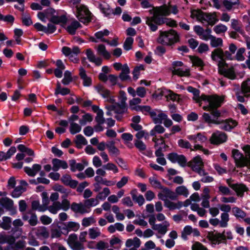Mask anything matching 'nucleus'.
Here are the masks:
<instances>
[{"instance_id": "72a5a7b5", "label": "nucleus", "mask_w": 250, "mask_h": 250, "mask_svg": "<svg viewBox=\"0 0 250 250\" xmlns=\"http://www.w3.org/2000/svg\"><path fill=\"white\" fill-rule=\"evenodd\" d=\"M65 228L63 229H66L67 233L69 231H77L80 228V225L79 223L73 221H69L64 224Z\"/></svg>"}, {"instance_id": "2f4dec72", "label": "nucleus", "mask_w": 250, "mask_h": 250, "mask_svg": "<svg viewBox=\"0 0 250 250\" xmlns=\"http://www.w3.org/2000/svg\"><path fill=\"white\" fill-rule=\"evenodd\" d=\"M61 181L64 185L69 186L73 188H75L78 184V182L72 180L71 176L68 174L63 175L61 178Z\"/></svg>"}, {"instance_id": "f03ea898", "label": "nucleus", "mask_w": 250, "mask_h": 250, "mask_svg": "<svg viewBox=\"0 0 250 250\" xmlns=\"http://www.w3.org/2000/svg\"><path fill=\"white\" fill-rule=\"evenodd\" d=\"M203 102L208 104V105L203 106L204 110L209 111L212 116L213 111L218 110L217 108L220 107L223 103L224 97L217 95H206L202 97Z\"/></svg>"}, {"instance_id": "7c9ffc66", "label": "nucleus", "mask_w": 250, "mask_h": 250, "mask_svg": "<svg viewBox=\"0 0 250 250\" xmlns=\"http://www.w3.org/2000/svg\"><path fill=\"white\" fill-rule=\"evenodd\" d=\"M86 55L88 60L94 63L96 65H101L102 60L99 57H96L92 51L90 49H88L86 51Z\"/></svg>"}, {"instance_id": "864d4df0", "label": "nucleus", "mask_w": 250, "mask_h": 250, "mask_svg": "<svg viewBox=\"0 0 250 250\" xmlns=\"http://www.w3.org/2000/svg\"><path fill=\"white\" fill-rule=\"evenodd\" d=\"M231 187L239 196H242L243 193L247 190L246 187L242 184H234Z\"/></svg>"}, {"instance_id": "0e129e2a", "label": "nucleus", "mask_w": 250, "mask_h": 250, "mask_svg": "<svg viewBox=\"0 0 250 250\" xmlns=\"http://www.w3.org/2000/svg\"><path fill=\"white\" fill-rule=\"evenodd\" d=\"M75 142L77 146L79 148H81L82 146H85L87 144V141L85 138L81 134L78 135L76 136Z\"/></svg>"}, {"instance_id": "cd10ccee", "label": "nucleus", "mask_w": 250, "mask_h": 250, "mask_svg": "<svg viewBox=\"0 0 250 250\" xmlns=\"http://www.w3.org/2000/svg\"><path fill=\"white\" fill-rule=\"evenodd\" d=\"M172 73L173 75L179 77H188L190 75V70L187 67H175L172 68Z\"/></svg>"}, {"instance_id": "603ef678", "label": "nucleus", "mask_w": 250, "mask_h": 250, "mask_svg": "<svg viewBox=\"0 0 250 250\" xmlns=\"http://www.w3.org/2000/svg\"><path fill=\"white\" fill-rule=\"evenodd\" d=\"M241 89L246 96H250V79H248L242 83Z\"/></svg>"}, {"instance_id": "e433bc0d", "label": "nucleus", "mask_w": 250, "mask_h": 250, "mask_svg": "<svg viewBox=\"0 0 250 250\" xmlns=\"http://www.w3.org/2000/svg\"><path fill=\"white\" fill-rule=\"evenodd\" d=\"M0 206L7 209L10 210L13 208V201L7 197H2L0 199Z\"/></svg>"}, {"instance_id": "f3484780", "label": "nucleus", "mask_w": 250, "mask_h": 250, "mask_svg": "<svg viewBox=\"0 0 250 250\" xmlns=\"http://www.w3.org/2000/svg\"><path fill=\"white\" fill-rule=\"evenodd\" d=\"M168 159L172 163H178L180 166H186L187 160L183 155H178L175 153H172L168 155Z\"/></svg>"}, {"instance_id": "0eeeda50", "label": "nucleus", "mask_w": 250, "mask_h": 250, "mask_svg": "<svg viewBox=\"0 0 250 250\" xmlns=\"http://www.w3.org/2000/svg\"><path fill=\"white\" fill-rule=\"evenodd\" d=\"M146 23L148 25L151 31L154 32L158 29V26L165 23V19L163 17H157L153 15L151 17L145 18Z\"/></svg>"}, {"instance_id": "49530a36", "label": "nucleus", "mask_w": 250, "mask_h": 250, "mask_svg": "<svg viewBox=\"0 0 250 250\" xmlns=\"http://www.w3.org/2000/svg\"><path fill=\"white\" fill-rule=\"evenodd\" d=\"M97 91L104 98H107L110 95V92L103 85L98 84L95 87Z\"/></svg>"}, {"instance_id": "bf43d9fd", "label": "nucleus", "mask_w": 250, "mask_h": 250, "mask_svg": "<svg viewBox=\"0 0 250 250\" xmlns=\"http://www.w3.org/2000/svg\"><path fill=\"white\" fill-rule=\"evenodd\" d=\"M175 193L178 195H182L185 197H187L189 195V192L188 188L184 186H179L175 189Z\"/></svg>"}, {"instance_id": "5fc2aeb1", "label": "nucleus", "mask_w": 250, "mask_h": 250, "mask_svg": "<svg viewBox=\"0 0 250 250\" xmlns=\"http://www.w3.org/2000/svg\"><path fill=\"white\" fill-rule=\"evenodd\" d=\"M210 44L212 47H217L223 45V40L220 38L212 36L210 39Z\"/></svg>"}, {"instance_id": "f8f14e48", "label": "nucleus", "mask_w": 250, "mask_h": 250, "mask_svg": "<svg viewBox=\"0 0 250 250\" xmlns=\"http://www.w3.org/2000/svg\"><path fill=\"white\" fill-rule=\"evenodd\" d=\"M150 14L157 17L167 16L170 14V8L167 5H164L159 7H153L149 11Z\"/></svg>"}, {"instance_id": "dca6fc26", "label": "nucleus", "mask_w": 250, "mask_h": 250, "mask_svg": "<svg viewBox=\"0 0 250 250\" xmlns=\"http://www.w3.org/2000/svg\"><path fill=\"white\" fill-rule=\"evenodd\" d=\"M193 234L194 236H198L200 235V232L197 229H193L190 226H186L181 232V237L183 239L187 240L188 239V236Z\"/></svg>"}, {"instance_id": "a211bd4d", "label": "nucleus", "mask_w": 250, "mask_h": 250, "mask_svg": "<svg viewBox=\"0 0 250 250\" xmlns=\"http://www.w3.org/2000/svg\"><path fill=\"white\" fill-rule=\"evenodd\" d=\"M71 209L73 212L77 214H84L88 213V211L87 210L84 203H72L71 204Z\"/></svg>"}, {"instance_id": "412c9836", "label": "nucleus", "mask_w": 250, "mask_h": 250, "mask_svg": "<svg viewBox=\"0 0 250 250\" xmlns=\"http://www.w3.org/2000/svg\"><path fill=\"white\" fill-rule=\"evenodd\" d=\"M15 237L11 235H7L5 232H0V245L7 244L13 245L15 242Z\"/></svg>"}, {"instance_id": "a878e982", "label": "nucleus", "mask_w": 250, "mask_h": 250, "mask_svg": "<svg viewBox=\"0 0 250 250\" xmlns=\"http://www.w3.org/2000/svg\"><path fill=\"white\" fill-rule=\"evenodd\" d=\"M169 226V223L167 221H165L163 224H156L153 227H152V229L153 230L157 231L158 233L164 235L167 233V228Z\"/></svg>"}, {"instance_id": "13d9d810", "label": "nucleus", "mask_w": 250, "mask_h": 250, "mask_svg": "<svg viewBox=\"0 0 250 250\" xmlns=\"http://www.w3.org/2000/svg\"><path fill=\"white\" fill-rule=\"evenodd\" d=\"M106 147L108 149L109 153L111 154L118 155L120 154L119 150L115 146V142H110L106 144Z\"/></svg>"}, {"instance_id": "58836bf2", "label": "nucleus", "mask_w": 250, "mask_h": 250, "mask_svg": "<svg viewBox=\"0 0 250 250\" xmlns=\"http://www.w3.org/2000/svg\"><path fill=\"white\" fill-rule=\"evenodd\" d=\"M88 233L91 239H95L102 234L101 229L98 227H92L88 229Z\"/></svg>"}, {"instance_id": "393cba45", "label": "nucleus", "mask_w": 250, "mask_h": 250, "mask_svg": "<svg viewBox=\"0 0 250 250\" xmlns=\"http://www.w3.org/2000/svg\"><path fill=\"white\" fill-rule=\"evenodd\" d=\"M36 236L39 239H47L49 236L47 229L44 226H40L34 229Z\"/></svg>"}, {"instance_id": "6ab92c4d", "label": "nucleus", "mask_w": 250, "mask_h": 250, "mask_svg": "<svg viewBox=\"0 0 250 250\" xmlns=\"http://www.w3.org/2000/svg\"><path fill=\"white\" fill-rule=\"evenodd\" d=\"M211 58L213 61L217 62L218 67L219 62H225V60H224V52L220 48L214 49L211 52Z\"/></svg>"}, {"instance_id": "1a4fd4ad", "label": "nucleus", "mask_w": 250, "mask_h": 250, "mask_svg": "<svg viewBox=\"0 0 250 250\" xmlns=\"http://www.w3.org/2000/svg\"><path fill=\"white\" fill-rule=\"evenodd\" d=\"M218 71L224 76L233 80L236 76L233 67L228 68L226 62H221L219 63Z\"/></svg>"}, {"instance_id": "aec40b11", "label": "nucleus", "mask_w": 250, "mask_h": 250, "mask_svg": "<svg viewBox=\"0 0 250 250\" xmlns=\"http://www.w3.org/2000/svg\"><path fill=\"white\" fill-rule=\"evenodd\" d=\"M187 90L189 92L192 93L193 94V100H194L196 103H198L201 106L202 104V102H203L202 97L203 96H205V95L202 94L200 96L199 90L191 86H189L187 87Z\"/></svg>"}, {"instance_id": "6e6552de", "label": "nucleus", "mask_w": 250, "mask_h": 250, "mask_svg": "<svg viewBox=\"0 0 250 250\" xmlns=\"http://www.w3.org/2000/svg\"><path fill=\"white\" fill-rule=\"evenodd\" d=\"M189 166L195 172L200 175L205 174L204 169V163L199 156H197L193 158L189 163Z\"/></svg>"}, {"instance_id": "9d476101", "label": "nucleus", "mask_w": 250, "mask_h": 250, "mask_svg": "<svg viewBox=\"0 0 250 250\" xmlns=\"http://www.w3.org/2000/svg\"><path fill=\"white\" fill-rule=\"evenodd\" d=\"M67 242L72 250H83L84 249L83 243L78 240L77 235L75 233L69 235Z\"/></svg>"}, {"instance_id": "4c0bfd02", "label": "nucleus", "mask_w": 250, "mask_h": 250, "mask_svg": "<svg viewBox=\"0 0 250 250\" xmlns=\"http://www.w3.org/2000/svg\"><path fill=\"white\" fill-rule=\"evenodd\" d=\"M81 27V24L78 21L74 20L67 26L66 29L70 34L74 35L76 30Z\"/></svg>"}, {"instance_id": "e2e57ef3", "label": "nucleus", "mask_w": 250, "mask_h": 250, "mask_svg": "<svg viewBox=\"0 0 250 250\" xmlns=\"http://www.w3.org/2000/svg\"><path fill=\"white\" fill-rule=\"evenodd\" d=\"M18 149L21 152L25 153V154L30 156H34V151L28 147H26L24 145L21 144L18 146Z\"/></svg>"}, {"instance_id": "4d7b16f0", "label": "nucleus", "mask_w": 250, "mask_h": 250, "mask_svg": "<svg viewBox=\"0 0 250 250\" xmlns=\"http://www.w3.org/2000/svg\"><path fill=\"white\" fill-rule=\"evenodd\" d=\"M231 27L237 32L240 33L242 32V24L240 21H239L237 20L234 19H231Z\"/></svg>"}, {"instance_id": "3c124183", "label": "nucleus", "mask_w": 250, "mask_h": 250, "mask_svg": "<svg viewBox=\"0 0 250 250\" xmlns=\"http://www.w3.org/2000/svg\"><path fill=\"white\" fill-rule=\"evenodd\" d=\"M55 10L53 8H49L46 10L45 13L39 12L38 14V17L42 21L45 22V19L48 17L49 15H54Z\"/></svg>"}, {"instance_id": "423d86ee", "label": "nucleus", "mask_w": 250, "mask_h": 250, "mask_svg": "<svg viewBox=\"0 0 250 250\" xmlns=\"http://www.w3.org/2000/svg\"><path fill=\"white\" fill-rule=\"evenodd\" d=\"M75 15L82 22L87 23L90 20V13L88 8L83 5H77L76 7Z\"/></svg>"}, {"instance_id": "79ce46f5", "label": "nucleus", "mask_w": 250, "mask_h": 250, "mask_svg": "<svg viewBox=\"0 0 250 250\" xmlns=\"http://www.w3.org/2000/svg\"><path fill=\"white\" fill-rule=\"evenodd\" d=\"M83 203L87 210H88V213H89L91 211V208L97 206L99 204V202L98 199L96 197V198H92L86 200Z\"/></svg>"}, {"instance_id": "ddd939ff", "label": "nucleus", "mask_w": 250, "mask_h": 250, "mask_svg": "<svg viewBox=\"0 0 250 250\" xmlns=\"http://www.w3.org/2000/svg\"><path fill=\"white\" fill-rule=\"evenodd\" d=\"M227 136L226 133L220 131L214 132L210 138V143L213 145H219L226 142Z\"/></svg>"}, {"instance_id": "7ed1b4c3", "label": "nucleus", "mask_w": 250, "mask_h": 250, "mask_svg": "<svg viewBox=\"0 0 250 250\" xmlns=\"http://www.w3.org/2000/svg\"><path fill=\"white\" fill-rule=\"evenodd\" d=\"M179 41L178 34L173 29L167 31H160V35L157 39L159 43L165 45H171Z\"/></svg>"}, {"instance_id": "c03bdc74", "label": "nucleus", "mask_w": 250, "mask_h": 250, "mask_svg": "<svg viewBox=\"0 0 250 250\" xmlns=\"http://www.w3.org/2000/svg\"><path fill=\"white\" fill-rule=\"evenodd\" d=\"M165 206L169 210L179 209L182 208L181 201H178L175 203L168 200L166 201L165 202Z\"/></svg>"}, {"instance_id": "052dcab7", "label": "nucleus", "mask_w": 250, "mask_h": 250, "mask_svg": "<svg viewBox=\"0 0 250 250\" xmlns=\"http://www.w3.org/2000/svg\"><path fill=\"white\" fill-rule=\"evenodd\" d=\"M165 131V128L161 125H156L150 131V135L156 136L157 134H162Z\"/></svg>"}, {"instance_id": "bb28decb", "label": "nucleus", "mask_w": 250, "mask_h": 250, "mask_svg": "<svg viewBox=\"0 0 250 250\" xmlns=\"http://www.w3.org/2000/svg\"><path fill=\"white\" fill-rule=\"evenodd\" d=\"M41 165L36 164H34L31 167H24V170L28 175L34 177L41 170Z\"/></svg>"}, {"instance_id": "37998d69", "label": "nucleus", "mask_w": 250, "mask_h": 250, "mask_svg": "<svg viewBox=\"0 0 250 250\" xmlns=\"http://www.w3.org/2000/svg\"><path fill=\"white\" fill-rule=\"evenodd\" d=\"M99 8L102 12L106 16H109L112 13V9H111L109 5L105 2L100 3Z\"/></svg>"}, {"instance_id": "f704fd0d", "label": "nucleus", "mask_w": 250, "mask_h": 250, "mask_svg": "<svg viewBox=\"0 0 250 250\" xmlns=\"http://www.w3.org/2000/svg\"><path fill=\"white\" fill-rule=\"evenodd\" d=\"M141 245V241L137 237L133 238L128 239L125 242L126 248H139Z\"/></svg>"}, {"instance_id": "69168bd1", "label": "nucleus", "mask_w": 250, "mask_h": 250, "mask_svg": "<svg viewBox=\"0 0 250 250\" xmlns=\"http://www.w3.org/2000/svg\"><path fill=\"white\" fill-rule=\"evenodd\" d=\"M232 212L236 218H244L246 216V212L237 207L232 208Z\"/></svg>"}, {"instance_id": "4be33fe9", "label": "nucleus", "mask_w": 250, "mask_h": 250, "mask_svg": "<svg viewBox=\"0 0 250 250\" xmlns=\"http://www.w3.org/2000/svg\"><path fill=\"white\" fill-rule=\"evenodd\" d=\"M187 138L194 144H198V143H203L207 140V137L201 133L188 135Z\"/></svg>"}, {"instance_id": "338daca9", "label": "nucleus", "mask_w": 250, "mask_h": 250, "mask_svg": "<svg viewBox=\"0 0 250 250\" xmlns=\"http://www.w3.org/2000/svg\"><path fill=\"white\" fill-rule=\"evenodd\" d=\"M11 219L9 217H3L2 222L0 224V227L5 230H8L11 227Z\"/></svg>"}, {"instance_id": "c85d7f7f", "label": "nucleus", "mask_w": 250, "mask_h": 250, "mask_svg": "<svg viewBox=\"0 0 250 250\" xmlns=\"http://www.w3.org/2000/svg\"><path fill=\"white\" fill-rule=\"evenodd\" d=\"M79 75L83 81V85L84 86H89L91 85L92 80L91 78L87 75L85 70L82 67L79 68Z\"/></svg>"}, {"instance_id": "b1692460", "label": "nucleus", "mask_w": 250, "mask_h": 250, "mask_svg": "<svg viewBox=\"0 0 250 250\" xmlns=\"http://www.w3.org/2000/svg\"><path fill=\"white\" fill-rule=\"evenodd\" d=\"M70 170L75 172L77 170L82 171L84 168L85 166H87L88 164L86 161H83V163H77L75 160H70L69 161Z\"/></svg>"}, {"instance_id": "a18cd8bd", "label": "nucleus", "mask_w": 250, "mask_h": 250, "mask_svg": "<svg viewBox=\"0 0 250 250\" xmlns=\"http://www.w3.org/2000/svg\"><path fill=\"white\" fill-rule=\"evenodd\" d=\"M68 195H62V202H60V206H61V209L64 211L68 210L70 208H71V205L70 202L66 199Z\"/></svg>"}, {"instance_id": "de8ad7c7", "label": "nucleus", "mask_w": 250, "mask_h": 250, "mask_svg": "<svg viewBox=\"0 0 250 250\" xmlns=\"http://www.w3.org/2000/svg\"><path fill=\"white\" fill-rule=\"evenodd\" d=\"M130 71L127 64H125L122 67V72L119 77L122 81L127 80L129 78V74Z\"/></svg>"}, {"instance_id": "680f3d73", "label": "nucleus", "mask_w": 250, "mask_h": 250, "mask_svg": "<svg viewBox=\"0 0 250 250\" xmlns=\"http://www.w3.org/2000/svg\"><path fill=\"white\" fill-rule=\"evenodd\" d=\"M96 223L95 218L91 216L88 217H84L82 220V225L84 227H88Z\"/></svg>"}, {"instance_id": "f257e3e1", "label": "nucleus", "mask_w": 250, "mask_h": 250, "mask_svg": "<svg viewBox=\"0 0 250 250\" xmlns=\"http://www.w3.org/2000/svg\"><path fill=\"white\" fill-rule=\"evenodd\" d=\"M221 113L219 110L213 111L212 116L207 113H204L203 114V118L205 122L208 124L220 125V128L226 131L230 130L237 125V123L235 120H221L219 119Z\"/></svg>"}, {"instance_id": "774afa93", "label": "nucleus", "mask_w": 250, "mask_h": 250, "mask_svg": "<svg viewBox=\"0 0 250 250\" xmlns=\"http://www.w3.org/2000/svg\"><path fill=\"white\" fill-rule=\"evenodd\" d=\"M188 213L183 210L180 211L179 213L174 215L172 217L173 220L176 223H179L182 220H185Z\"/></svg>"}, {"instance_id": "6e6d98bb", "label": "nucleus", "mask_w": 250, "mask_h": 250, "mask_svg": "<svg viewBox=\"0 0 250 250\" xmlns=\"http://www.w3.org/2000/svg\"><path fill=\"white\" fill-rule=\"evenodd\" d=\"M61 209L60 206V202L57 201L53 203V204L47 207V209L51 213L53 214H57L59 210Z\"/></svg>"}, {"instance_id": "c9c22d12", "label": "nucleus", "mask_w": 250, "mask_h": 250, "mask_svg": "<svg viewBox=\"0 0 250 250\" xmlns=\"http://www.w3.org/2000/svg\"><path fill=\"white\" fill-rule=\"evenodd\" d=\"M32 209L34 210H38L40 212H44L47 209V204L41 205L38 200H35L31 203Z\"/></svg>"}, {"instance_id": "5701e85b", "label": "nucleus", "mask_w": 250, "mask_h": 250, "mask_svg": "<svg viewBox=\"0 0 250 250\" xmlns=\"http://www.w3.org/2000/svg\"><path fill=\"white\" fill-rule=\"evenodd\" d=\"M53 165L52 169L57 171L60 168L66 169L68 167V164L66 161L57 158L53 159L52 160Z\"/></svg>"}, {"instance_id": "09e8293b", "label": "nucleus", "mask_w": 250, "mask_h": 250, "mask_svg": "<svg viewBox=\"0 0 250 250\" xmlns=\"http://www.w3.org/2000/svg\"><path fill=\"white\" fill-rule=\"evenodd\" d=\"M210 239L216 243L219 244L222 241L226 240V235L223 233H212L210 236Z\"/></svg>"}, {"instance_id": "8fccbe9b", "label": "nucleus", "mask_w": 250, "mask_h": 250, "mask_svg": "<svg viewBox=\"0 0 250 250\" xmlns=\"http://www.w3.org/2000/svg\"><path fill=\"white\" fill-rule=\"evenodd\" d=\"M221 220H220V227L221 228H226L228 226V222L229 220V213L227 212H223L220 215Z\"/></svg>"}, {"instance_id": "473e14b6", "label": "nucleus", "mask_w": 250, "mask_h": 250, "mask_svg": "<svg viewBox=\"0 0 250 250\" xmlns=\"http://www.w3.org/2000/svg\"><path fill=\"white\" fill-rule=\"evenodd\" d=\"M51 15L52 16L50 19V21L54 24L64 25L67 21V18L64 15L60 16Z\"/></svg>"}, {"instance_id": "20e7f679", "label": "nucleus", "mask_w": 250, "mask_h": 250, "mask_svg": "<svg viewBox=\"0 0 250 250\" xmlns=\"http://www.w3.org/2000/svg\"><path fill=\"white\" fill-rule=\"evenodd\" d=\"M191 17L196 18L203 23L213 25L218 21L216 13H204L200 10L191 11Z\"/></svg>"}, {"instance_id": "c756f323", "label": "nucleus", "mask_w": 250, "mask_h": 250, "mask_svg": "<svg viewBox=\"0 0 250 250\" xmlns=\"http://www.w3.org/2000/svg\"><path fill=\"white\" fill-rule=\"evenodd\" d=\"M137 190L133 189L130 191V195L132 197L133 200L138 204L139 206H142L145 202V199L144 196L139 194L137 195Z\"/></svg>"}, {"instance_id": "2eb2a0df", "label": "nucleus", "mask_w": 250, "mask_h": 250, "mask_svg": "<svg viewBox=\"0 0 250 250\" xmlns=\"http://www.w3.org/2000/svg\"><path fill=\"white\" fill-rule=\"evenodd\" d=\"M150 117L154 123L155 124H160L163 123V121L167 117V114L162 110L154 109L150 113Z\"/></svg>"}, {"instance_id": "9b49d317", "label": "nucleus", "mask_w": 250, "mask_h": 250, "mask_svg": "<svg viewBox=\"0 0 250 250\" xmlns=\"http://www.w3.org/2000/svg\"><path fill=\"white\" fill-rule=\"evenodd\" d=\"M127 98L126 94L124 91H120L119 100L120 103H115V106L112 108H114L119 113H125L126 110V101Z\"/></svg>"}, {"instance_id": "ea45409f", "label": "nucleus", "mask_w": 250, "mask_h": 250, "mask_svg": "<svg viewBox=\"0 0 250 250\" xmlns=\"http://www.w3.org/2000/svg\"><path fill=\"white\" fill-rule=\"evenodd\" d=\"M98 54L103 56L105 59H109L111 57L110 53L106 49L105 46L103 44H100L97 48Z\"/></svg>"}, {"instance_id": "a19ab883", "label": "nucleus", "mask_w": 250, "mask_h": 250, "mask_svg": "<svg viewBox=\"0 0 250 250\" xmlns=\"http://www.w3.org/2000/svg\"><path fill=\"white\" fill-rule=\"evenodd\" d=\"M62 53L66 56H67L73 62H77L78 59L76 58L77 55L73 53L71 51V48L64 46L62 48Z\"/></svg>"}, {"instance_id": "4468645a", "label": "nucleus", "mask_w": 250, "mask_h": 250, "mask_svg": "<svg viewBox=\"0 0 250 250\" xmlns=\"http://www.w3.org/2000/svg\"><path fill=\"white\" fill-rule=\"evenodd\" d=\"M232 154L237 167H243L248 165L247 159L238 150L233 149Z\"/></svg>"}, {"instance_id": "39448f33", "label": "nucleus", "mask_w": 250, "mask_h": 250, "mask_svg": "<svg viewBox=\"0 0 250 250\" xmlns=\"http://www.w3.org/2000/svg\"><path fill=\"white\" fill-rule=\"evenodd\" d=\"M96 170V176L94 177V180L96 182H100L104 179L103 177L106 175L105 170L112 171L114 173H117L119 172L117 167L113 163H108L104 165L103 168L98 167Z\"/></svg>"}]
</instances>
